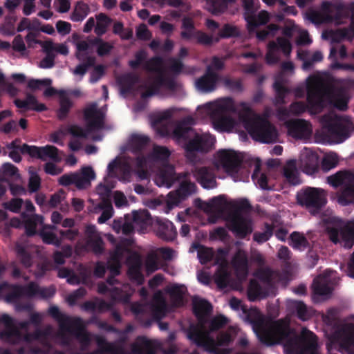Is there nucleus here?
Here are the masks:
<instances>
[{
  "instance_id": "nucleus-11",
  "label": "nucleus",
  "mask_w": 354,
  "mask_h": 354,
  "mask_svg": "<svg viewBox=\"0 0 354 354\" xmlns=\"http://www.w3.org/2000/svg\"><path fill=\"white\" fill-rule=\"evenodd\" d=\"M297 201L299 205L318 212L327 203V193L322 188L306 187L297 192Z\"/></svg>"
},
{
  "instance_id": "nucleus-52",
  "label": "nucleus",
  "mask_w": 354,
  "mask_h": 354,
  "mask_svg": "<svg viewBox=\"0 0 354 354\" xmlns=\"http://www.w3.org/2000/svg\"><path fill=\"white\" fill-rule=\"evenodd\" d=\"M207 6L208 10L215 15H221L227 9L225 0H207Z\"/></svg>"
},
{
  "instance_id": "nucleus-48",
  "label": "nucleus",
  "mask_w": 354,
  "mask_h": 354,
  "mask_svg": "<svg viewBox=\"0 0 354 354\" xmlns=\"http://www.w3.org/2000/svg\"><path fill=\"white\" fill-rule=\"evenodd\" d=\"M100 209L104 210L102 212L101 215L97 218L99 223H104L112 216V205L109 198L102 199L101 203L99 204Z\"/></svg>"
},
{
  "instance_id": "nucleus-45",
  "label": "nucleus",
  "mask_w": 354,
  "mask_h": 354,
  "mask_svg": "<svg viewBox=\"0 0 354 354\" xmlns=\"http://www.w3.org/2000/svg\"><path fill=\"white\" fill-rule=\"evenodd\" d=\"M263 232H255L253 234V240L259 244H262L268 241L274 233V225L265 223Z\"/></svg>"
},
{
  "instance_id": "nucleus-57",
  "label": "nucleus",
  "mask_w": 354,
  "mask_h": 354,
  "mask_svg": "<svg viewBox=\"0 0 354 354\" xmlns=\"http://www.w3.org/2000/svg\"><path fill=\"white\" fill-rule=\"evenodd\" d=\"M171 155L170 151L164 146L155 145L151 156L158 161H167Z\"/></svg>"
},
{
  "instance_id": "nucleus-19",
  "label": "nucleus",
  "mask_w": 354,
  "mask_h": 354,
  "mask_svg": "<svg viewBox=\"0 0 354 354\" xmlns=\"http://www.w3.org/2000/svg\"><path fill=\"white\" fill-rule=\"evenodd\" d=\"M192 173L197 182L204 189H213L217 185L214 170L209 167H195Z\"/></svg>"
},
{
  "instance_id": "nucleus-5",
  "label": "nucleus",
  "mask_w": 354,
  "mask_h": 354,
  "mask_svg": "<svg viewBox=\"0 0 354 354\" xmlns=\"http://www.w3.org/2000/svg\"><path fill=\"white\" fill-rule=\"evenodd\" d=\"M326 91L319 82H315L307 86V104L301 101L292 102L290 106L291 113L300 115L308 111L311 115L321 113L326 106Z\"/></svg>"
},
{
  "instance_id": "nucleus-50",
  "label": "nucleus",
  "mask_w": 354,
  "mask_h": 354,
  "mask_svg": "<svg viewBox=\"0 0 354 354\" xmlns=\"http://www.w3.org/2000/svg\"><path fill=\"white\" fill-rule=\"evenodd\" d=\"M328 35L333 43H339L344 39H352L353 38V36L351 35L350 31L347 28L330 30L329 31Z\"/></svg>"
},
{
  "instance_id": "nucleus-35",
  "label": "nucleus",
  "mask_w": 354,
  "mask_h": 354,
  "mask_svg": "<svg viewBox=\"0 0 354 354\" xmlns=\"http://www.w3.org/2000/svg\"><path fill=\"white\" fill-rule=\"evenodd\" d=\"M312 288L314 294L319 296L330 295L333 290L329 284L328 279L322 276H319L313 280Z\"/></svg>"
},
{
  "instance_id": "nucleus-61",
  "label": "nucleus",
  "mask_w": 354,
  "mask_h": 354,
  "mask_svg": "<svg viewBox=\"0 0 354 354\" xmlns=\"http://www.w3.org/2000/svg\"><path fill=\"white\" fill-rule=\"evenodd\" d=\"M278 50V45L274 41H270L268 44V52L266 55V61L268 64H276L279 61V57L276 55Z\"/></svg>"
},
{
  "instance_id": "nucleus-18",
  "label": "nucleus",
  "mask_w": 354,
  "mask_h": 354,
  "mask_svg": "<svg viewBox=\"0 0 354 354\" xmlns=\"http://www.w3.org/2000/svg\"><path fill=\"white\" fill-rule=\"evenodd\" d=\"M286 354H319L315 341L306 339H290L284 344Z\"/></svg>"
},
{
  "instance_id": "nucleus-24",
  "label": "nucleus",
  "mask_w": 354,
  "mask_h": 354,
  "mask_svg": "<svg viewBox=\"0 0 354 354\" xmlns=\"http://www.w3.org/2000/svg\"><path fill=\"white\" fill-rule=\"evenodd\" d=\"M212 306L207 300L204 299L193 300V313L197 318L201 327H204V324L207 322V317L212 313Z\"/></svg>"
},
{
  "instance_id": "nucleus-40",
  "label": "nucleus",
  "mask_w": 354,
  "mask_h": 354,
  "mask_svg": "<svg viewBox=\"0 0 354 354\" xmlns=\"http://www.w3.org/2000/svg\"><path fill=\"white\" fill-rule=\"evenodd\" d=\"M289 245L295 250L302 251L309 246V243L303 234L293 232L290 235Z\"/></svg>"
},
{
  "instance_id": "nucleus-3",
  "label": "nucleus",
  "mask_w": 354,
  "mask_h": 354,
  "mask_svg": "<svg viewBox=\"0 0 354 354\" xmlns=\"http://www.w3.org/2000/svg\"><path fill=\"white\" fill-rule=\"evenodd\" d=\"M245 114L241 116L245 129L251 137L262 143H272L277 141L278 132L276 127L267 119L257 116L250 118L251 109L243 103Z\"/></svg>"
},
{
  "instance_id": "nucleus-25",
  "label": "nucleus",
  "mask_w": 354,
  "mask_h": 354,
  "mask_svg": "<svg viewBox=\"0 0 354 354\" xmlns=\"http://www.w3.org/2000/svg\"><path fill=\"white\" fill-rule=\"evenodd\" d=\"M228 229L236 234V236L243 239L251 232V229L245 223L243 218L239 214L234 213L229 221Z\"/></svg>"
},
{
  "instance_id": "nucleus-33",
  "label": "nucleus",
  "mask_w": 354,
  "mask_h": 354,
  "mask_svg": "<svg viewBox=\"0 0 354 354\" xmlns=\"http://www.w3.org/2000/svg\"><path fill=\"white\" fill-rule=\"evenodd\" d=\"M153 317L156 320H161L167 313V303L160 293L156 294L151 305Z\"/></svg>"
},
{
  "instance_id": "nucleus-49",
  "label": "nucleus",
  "mask_w": 354,
  "mask_h": 354,
  "mask_svg": "<svg viewBox=\"0 0 354 354\" xmlns=\"http://www.w3.org/2000/svg\"><path fill=\"white\" fill-rule=\"evenodd\" d=\"M289 308L296 313L297 316L299 319L306 321L309 318L307 307L304 302L292 301L290 302Z\"/></svg>"
},
{
  "instance_id": "nucleus-36",
  "label": "nucleus",
  "mask_w": 354,
  "mask_h": 354,
  "mask_svg": "<svg viewBox=\"0 0 354 354\" xmlns=\"http://www.w3.org/2000/svg\"><path fill=\"white\" fill-rule=\"evenodd\" d=\"M150 138L147 136L133 134L129 140V147L134 154L142 153V151L147 146Z\"/></svg>"
},
{
  "instance_id": "nucleus-37",
  "label": "nucleus",
  "mask_w": 354,
  "mask_h": 354,
  "mask_svg": "<svg viewBox=\"0 0 354 354\" xmlns=\"http://www.w3.org/2000/svg\"><path fill=\"white\" fill-rule=\"evenodd\" d=\"M186 292L187 288L183 285H174L169 289L168 292L170 295L172 305L174 307L184 306V295Z\"/></svg>"
},
{
  "instance_id": "nucleus-58",
  "label": "nucleus",
  "mask_w": 354,
  "mask_h": 354,
  "mask_svg": "<svg viewBox=\"0 0 354 354\" xmlns=\"http://www.w3.org/2000/svg\"><path fill=\"white\" fill-rule=\"evenodd\" d=\"M229 273L225 268H219L215 273L214 281L220 288H225L227 286Z\"/></svg>"
},
{
  "instance_id": "nucleus-1",
  "label": "nucleus",
  "mask_w": 354,
  "mask_h": 354,
  "mask_svg": "<svg viewBox=\"0 0 354 354\" xmlns=\"http://www.w3.org/2000/svg\"><path fill=\"white\" fill-rule=\"evenodd\" d=\"M194 124V119L187 116L177 123L172 132L174 139L185 142L183 147L185 156L192 162L196 161V153L208 152L215 142L214 137L210 135L196 133L191 127Z\"/></svg>"
},
{
  "instance_id": "nucleus-23",
  "label": "nucleus",
  "mask_w": 354,
  "mask_h": 354,
  "mask_svg": "<svg viewBox=\"0 0 354 354\" xmlns=\"http://www.w3.org/2000/svg\"><path fill=\"white\" fill-rule=\"evenodd\" d=\"M309 125V123L303 119L290 120L286 122L288 134L299 139L310 136L311 131Z\"/></svg>"
},
{
  "instance_id": "nucleus-10",
  "label": "nucleus",
  "mask_w": 354,
  "mask_h": 354,
  "mask_svg": "<svg viewBox=\"0 0 354 354\" xmlns=\"http://www.w3.org/2000/svg\"><path fill=\"white\" fill-rule=\"evenodd\" d=\"M291 333L289 321L278 319L261 328L259 339L266 345L279 344L285 340L286 344L288 340L292 339L288 338Z\"/></svg>"
},
{
  "instance_id": "nucleus-31",
  "label": "nucleus",
  "mask_w": 354,
  "mask_h": 354,
  "mask_svg": "<svg viewBox=\"0 0 354 354\" xmlns=\"http://www.w3.org/2000/svg\"><path fill=\"white\" fill-rule=\"evenodd\" d=\"M15 252L18 259L24 268H28L32 266L34 254L28 246L21 243H17Z\"/></svg>"
},
{
  "instance_id": "nucleus-55",
  "label": "nucleus",
  "mask_w": 354,
  "mask_h": 354,
  "mask_svg": "<svg viewBox=\"0 0 354 354\" xmlns=\"http://www.w3.org/2000/svg\"><path fill=\"white\" fill-rule=\"evenodd\" d=\"M303 166L306 173H314L318 169V158L316 154L307 155L303 161Z\"/></svg>"
},
{
  "instance_id": "nucleus-63",
  "label": "nucleus",
  "mask_w": 354,
  "mask_h": 354,
  "mask_svg": "<svg viewBox=\"0 0 354 354\" xmlns=\"http://www.w3.org/2000/svg\"><path fill=\"white\" fill-rule=\"evenodd\" d=\"M197 254L201 263L206 264L213 259L214 257V252L212 248L204 246L202 249L198 251Z\"/></svg>"
},
{
  "instance_id": "nucleus-29",
  "label": "nucleus",
  "mask_w": 354,
  "mask_h": 354,
  "mask_svg": "<svg viewBox=\"0 0 354 354\" xmlns=\"http://www.w3.org/2000/svg\"><path fill=\"white\" fill-rule=\"evenodd\" d=\"M157 235L165 241H173L177 234L176 227L169 220H160L157 222Z\"/></svg>"
},
{
  "instance_id": "nucleus-64",
  "label": "nucleus",
  "mask_w": 354,
  "mask_h": 354,
  "mask_svg": "<svg viewBox=\"0 0 354 354\" xmlns=\"http://www.w3.org/2000/svg\"><path fill=\"white\" fill-rule=\"evenodd\" d=\"M58 183L59 185L65 187L75 185L78 189L77 173L65 174L59 178Z\"/></svg>"
},
{
  "instance_id": "nucleus-32",
  "label": "nucleus",
  "mask_w": 354,
  "mask_h": 354,
  "mask_svg": "<svg viewBox=\"0 0 354 354\" xmlns=\"http://www.w3.org/2000/svg\"><path fill=\"white\" fill-rule=\"evenodd\" d=\"M180 36L184 39H191L192 38L196 39V42L198 44L205 46H210L214 44V37L207 33L201 31L196 30L194 32L189 31H182Z\"/></svg>"
},
{
  "instance_id": "nucleus-20",
  "label": "nucleus",
  "mask_w": 354,
  "mask_h": 354,
  "mask_svg": "<svg viewBox=\"0 0 354 354\" xmlns=\"http://www.w3.org/2000/svg\"><path fill=\"white\" fill-rule=\"evenodd\" d=\"M28 152L31 153V158H36L42 160H46L49 158L54 162H59L61 160L59 156V149L53 145H46L45 147L37 146H26Z\"/></svg>"
},
{
  "instance_id": "nucleus-59",
  "label": "nucleus",
  "mask_w": 354,
  "mask_h": 354,
  "mask_svg": "<svg viewBox=\"0 0 354 354\" xmlns=\"http://www.w3.org/2000/svg\"><path fill=\"white\" fill-rule=\"evenodd\" d=\"M240 35L239 29L232 25L225 24L219 31V37L223 39L236 37Z\"/></svg>"
},
{
  "instance_id": "nucleus-16",
  "label": "nucleus",
  "mask_w": 354,
  "mask_h": 354,
  "mask_svg": "<svg viewBox=\"0 0 354 354\" xmlns=\"http://www.w3.org/2000/svg\"><path fill=\"white\" fill-rule=\"evenodd\" d=\"M242 158L231 149H221L217 152V164L229 174H236L241 167Z\"/></svg>"
},
{
  "instance_id": "nucleus-22",
  "label": "nucleus",
  "mask_w": 354,
  "mask_h": 354,
  "mask_svg": "<svg viewBox=\"0 0 354 354\" xmlns=\"http://www.w3.org/2000/svg\"><path fill=\"white\" fill-rule=\"evenodd\" d=\"M23 297L21 285L12 284L7 281L0 283V299H3L8 304H15Z\"/></svg>"
},
{
  "instance_id": "nucleus-42",
  "label": "nucleus",
  "mask_w": 354,
  "mask_h": 354,
  "mask_svg": "<svg viewBox=\"0 0 354 354\" xmlns=\"http://www.w3.org/2000/svg\"><path fill=\"white\" fill-rule=\"evenodd\" d=\"M97 24L95 26V33L97 37H101L107 31V28L111 23L112 19L104 13H100L96 16Z\"/></svg>"
},
{
  "instance_id": "nucleus-41",
  "label": "nucleus",
  "mask_w": 354,
  "mask_h": 354,
  "mask_svg": "<svg viewBox=\"0 0 354 354\" xmlns=\"http://www.w3.org/2000/svg\"><path fill=\"white\" fill-rule=\"evenodd\" d=\"M89 12L90 8L88 6L82 1H78L71 15V19L76 22L82 21L87 17Z\"/></svg>"
},
{
  "instance_id": "nucleus-34",
  "label": "nucleus",
  "mask_w": 354,
  "mask_h": 354,
  "mask_svg": "<svg viewBox=\"0 0 354 354\" xmlns=\"http://www.w3.org/2000/svg\"><path fill=\"white\" fill-rule=\"evenodd\" d=\"M132 351L136 354H155L153 343L144 336L136 338V342L132 345Z\"/></svg>"
},
{
  "instance_id": "nucleus-4",
  "label": "nucleus",
  "mask_w": 354,
  "mask_h": 354,
  "mask_svg": "<svg viewBox=\"0 0 354 354\" xmlns=\"http://www.w3.org/2000/svg\"><path fill=\"white\" fill-rule=\"evenodd\" d=\"M50 315L59 324L62 330L67 331L74 335L80 344V351H86L91 345V337L86 330L82 318H71L62 313L57 306H53L48 309Z\"/></svg>"
},
{
  "instance_id": "nucleus-8",
  "label": "nucleus",
  "mask_w": 354,
  "mask_h": 354,
  "mask_svg": "<svg viewBox=\"0 0 354 354\" xmlns=\"http://www.w3.org/2000/svg\"><path fill=\"white\" fill-rule=\"evenodd\" d=\"M327 183L333 187L341 186L337 192V202L344 206L354 203V173L339 171L327 178Z\"/></svg>"
},
{
  "instance_id": "nucleus-21",
  "label": "nucleus",
  "mask_w": 354,
  "mask_h": 354,
  "mask_svg": "<svg viewBox=\"0 0 354 354\" xmlns=\"http://www.w3.org/2000/svg\"><path fill=\"white\" fill-rule=\"evenodd\" d=\"M220 76L216 72H212L205 69V73L196 81V86L198 91L203 93H212L216 90Z\"/></svg>"
},
{
  "instance_id": "nucleus-51",
  "label": "nucleus",
  "mask_w": 354,
  "mask_h": 354,
  "mask_svg": "<svg viewBox=\"0 0 354 354\" xmlns=\"http://www.w3.org/2000/svg\"><path fill=\"white\" fill-rule=\"evenodd\" d=\"M133 223L145 227L151 221V215L147 210L133 211L132 212Z\"/></svg>"
},
{
  "instance_id": "nucleus-6",
  "label": "nucleus",
  "mask_w": 354,
  "mask_h": 354,
  "mask_svg": "<svg viewBox=\"0 0 354 354\" xmlns=\"http://www.w3.org/2000/svg\"><path fill=\"white\" fill-rule=\"evenodd\" d=\"M205 107L216 129L221 131H230L234 128V120L229 115L234 109L231 98H224L216 102L208 103Z\"/></svg>"
},
{
  "instance_id": "nucleus-60",
  "label": "nucleus",
  "mask_w": 354,
  "mask_h": 354,
  "mask_svg": "<svg viewBox=\"0 0 354 354\" xmlns=\"http://www.w3.org/2000/svg\"><path fill=\"white\" fill-rule=\"evenodd\" d=\"M96 342L99 348L95 351H100L98 354H106V353H113L115 351V346L113 344L109 343L103 337L97 336Z\"/></svg>"
},
{
  "instance_id": "nucleus-2",
  "label": "nucleus",
  "mask_w": 354,
  "mask_h": 354,
  "mask_svg": "<svg viewBox=\"0 0 354 354\" xmlns=\"http://www.w3.org/2000/svg\"><path fill=\"white\" fill-rule=\"evenodd\" d=\"M189 176L190 174L187 171L176 173L172 165H167L160 171V178L162 185L171 187L176 181L180 182L178 188L168 194L169 203L176 205L196 192V185L189 180Z\"/></svg>"
},
{
  "instance_id": "nucleus-54",
  "label": "nucleus",
  "mask_w": 354,
  "mask_h": 354,
  "mask_svg": "<svg viewBox=\"0 0 354 354\" xmlns=\"http://www.w3.org/2000/svg\"><path fill=\"white\" fill-rule=\"evenodd\" d=\"M50 347V345L45 342L43 348L29 346L26 348H20L19 352L20 354H48Z\"/></svg>"
},
{
  "instance_id": "nucleus-39",
  "label": "nucleus",
  "mask_w": 354,
  "mask_h": 354,
  "mask_svg": "<svg viewBox=\"0 0 354 354\" xmlns=\"http://www.w3.org/2000/svg\"><path fill=\"white\" fill-rule=\"evenodd\" d=\"M95 174L92 167H83L81 173H77L78 189H82L89 186L91 181L95 179Z\"/></svg>"
},
{
  "instance_id": "nucleus-12",
  "label": "nucleus",
  "mask_w": 354,
  "mask_h": 354,
  "mask_svg": "<svg viewBox=\"0 0 354 354\" xmlns=\"http://www.w3.org/2000/svg\"><path fill=\"white\" fill-rule=\"evenodd\" d=\"M0 323L4 325V329L0 331V339L6 342L17 344L23 340L28 343L35 340L32 336H30L31 333H27L23 335L16 326L13 318L8 314L0 316Z\"/></svg>"
},
{
  "instance_id": "nucleus-14",
  "label": "nucleus",
  "mask_w": 354,
  "mask_h": 354,
  "mask_svg": "<svg viewBox=\"0 0 354 354\" xmlns=\"http://www.w3.org/2000/svg\"><path fill=\"white\" fill-rule=\"evenodd\" d=\"M330 240L340 243L345 248H351L354 245V221L344 225L327 227Z\"/></svg>"
},
{
  "instance_id": "nucleus-15",
  "label": "nucleus",
  "mask_w": 354,
  "mask_h": 354,
  "mask_svg": "<svg viewBox=\"0 0 354 354\" xmlns=\"http://www.w3.org/2000/svg\"><path fill=\"white\" fill-rule=\"evenodd\" d=\"M75 46L77 49L75 57L78 60L83 59L81 52L87 51L90 48L91 46H96V53L100 57L108 55L113 48V45L112 44L104 41L99 37L89 39L88 41H78L75 42Z\"/></svg>"
},
{
  "instance_id": "nucleus-44",
  "label": "nucleus",
  "mask_w": 354,
  "mask_h": 354,
  "mask_svg": "<svg viewBox=\"0 0 354 354\" xmlns=\"http://www.w3.org/2000/svg\"><path fill=\"white\" fill-rule=\"evenodd\" d=\"M223 86L233 93H241L243 91V84L242 80L239 78H232L230 77H223L221 78Z\"/></svg>"
},
{
  "instance_id": "nucleus-13",
  "label": "nucleus",
  "mask_w": 354,
  "mask_h": 354,
  "mask_svg": "<svg viewBox=\"0 0 354 354\" xmlns=\"http://www.w3.org/2000/svg\"><path fill=\"white\" fill-rule=\"evenodd\" d=\"M332 339L339 344L342 354H354V324L339 326L332 335Z\"/></svg>"
},
{
  "instance_id": "nucleus-30",
  "label": "nucleus",
  "mask_w": 354,
  "mask_h": 354,
  "mask_svg": "<svg viewBox=\"0 0 354 354\" xmlns=\"http://www.w3.org/2000/svg\"><path fill=\"white\" fill-rule=\"evenodd\" d=\"M268 286H262L257 280L251 279L248 289V297L250 301L264 299L268 296Z\"/></svg>"
},
{
  "instance_id": "nucleus-38",
  "label": "nucleus",
  "mask_w": 354,
  "mask_h": 354,
  "mask_svg": "<svg viewBox=\"0 0 354 354\" xmlns=\"http://www.w3.org/2000/svg\"><path fill=\"white\" fill-rule=\"evenodd\" d=\"M209 335V332L203 331L201 329L192 326L187 332L188 338L198 346L205 345L206 339Z\"/></svg>"
},
{
  "instance_id": "nucleus-17",
  "label": "nucleus",
  "mask_w": 354,
  "mask_h": 354,
  "mask_svg": "<svg viewBox=\"0 0 354 354\" xmlns=\"http://www.w3.org/2000/svg\"><path fill=\"white\" fill-rule=\"evenodd\" d=\"M330 3L328 1H324L322 4V9L327 12H330ZM353 8L354 10V2L346 5H338L334 14H326V20L328 22L335 23L337 25L344 24L346 20L351 19V17H353Z\"/></svg>"
},
{
  "instance_id": "nucleus-43",
  "label": "nucleus",
  "mask_w": 354,
  "mask_h": 354,
  "mask_svg": "<svg viewBox=\"0 0 354 354\" xmlns=\"http://www.w3.org/2000/svg\"><path fill=\"white\" fill-rule=\"evenodd\" d=\"M73 106V102L66 95H62L59 98V108L57 111V116L59 120H64Z\"/></svg>"
},
{
  "instance_id": "nucleus-47",
  "label": "nucleus",
  "mask_w": 354,
  "mask_h": 354,
  "mask_svg": "<svg viewBox=\"0 0 354 354\" xmlns=\"http://www.w3.org/2000/svg\"><path fill=\"white\" fill-rule=\"evenodd\" d=\"M111 308V305L104 301H85L82 305V308L86 311L94 312L95 310L103 311L104 310H109Z\"/></svg>"
},
{
  "instance_id": "nucleus-26",
  "label": "nucleus",
  "mask_w": 354,
  "mask_h": 354,
  "mask_svg": "<svg viewBox=\"0 0 354 354\" xmlns=\"http://www.w3.org/2000/svg\"><path fill=\"white\" fill-rule=\"evenodd\" d=\"M283 176L286 181L291 185H298L301 183L296 160L291 159L286 162L283 168Z\"/></svg>"
},
{
  "instance_id": "nucleus-7",
  "label": "nucleus",
  "mask_w": 354,
  "mask_h": 354,
  "mask_svg": "<svg viewBox=\"0 0 354 354\" xmlns=\"http://www.w3.org/2000/svg\"><path fill=\"white\" fill-rule=\"evenodd\" d=\"M327 136L334 143H342L350 137L353 129L352 122L346 117L325 115L322 118Z\"/></svg>"
},
{
  "instance_id": "nucleus-62",
  "label": "nucleus",
  "mask_w": 354,
  "mask_h": 354,
  "mask_svg": "<svg viewBox=\"0 0 354 354\" xmlns=\"http://www.w3.org/2000/svg\"><path fill=\"white\" fill-rule=\"evenodd\" d=\"M228 322L227 317L222 315L214 317L209 322V332H214L224 327Z\"/></svg>"
},
{
  "instance_id": "nucleus-27",
  "label": "nucleus",
  "mask_w": 354,
  "mask_h": 354,
  "mask_svg": "<svg viewBox=\"0 0 354 354\" xmlns=\"http://www.w3.org/2000/svg\"><path fill=\"white\" fill-rule=\"evenodd\" d=\"M14 104L18 108L32 110L38 112L44 111L47 109V107L44 104L39 103L37 98L30 93H27L26 99L24 100L15 99L14 100Z\"/></svg>"
},
{
  "instance_id": "nucleus-28",
  "label": "nucleus",
  "mask_w": 354,
  "mask_h": 354,
  "mask_svg": "<svg viewBox=\"0 0 354 354\" xmlns=\"http://www.w3.org/2000/svg\"><path fill=\"white\" fill-rule=\"evenodd\" d=\"M140 81V78L139 75L133 73L123 74L117 80L122 94H127L132 92L134 86Z\"/></svg>"
},
{
  "instance_id": "nucleus-46",
  "label": "nucleus",
  "mask_w": 354,
  "mask_h": 354,
  "mask_svg": "<svg viewBox=\"0 0 354 354\" xmlns=\"http://www.w3.org/2000/svg\"><path fill=\"white\" fill-rule=\"evenodd\" d=\"M232 265L237 272H246L248 270V259L246 255L238 251L232 259Z\"/></svg>"
},
{
  "instance_id": "nucleus-53",
  "label": "nucleus",
  "mask_w": 354,
  "mask_h": 354,
  "mask_svg": "<svg viewBox=\"0 0 354 354\" xmlns=\"http://www.w3.org/2000/svg\"><path fill=\"white\" fill-rule=\"evenodd\" d=\"M86 245L96 255H100L104 252V241L99 236L88 239L86 241Z\"/></svg>"
},
{
  "instance_id": "nucleus-56",
  "label": "nucleus",
  "mask_w": 354,
  "mask_h": 354,
  "mask_svg": "<svg viewBox=\"0 0 354 354\" xmlns=\"http://www.w3.org/2000/svg\"><path fill=\"white\" fill-rule=\"evenodd\" d=\"M255 276L266 286L272 287L273 284V272L270 268L259 270Z\"/></svg>"
},
{
  "instance_id": "nucleus-9",
  "label": "nucleus",
  "mask_w": 354,
  "mask_h": 354,
  "mask_svg": "<svg viewBox=\"0 0 354 354\" xmlns=\"http://www.w3.org/2000/svg\"><path fill=\"white\" fill-rule=\"evenodd\" d=\"M84 118L87 122V131L79 125H71L68 131L72 136L79 138H86L88 132L102 129L104 126V115L97 109L96 103H93L84 109Z\"/></svg>"
}]
</instances>
